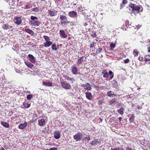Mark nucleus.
Wrapping results in <instances>:
<instances>
[{
    "label": "nucleus",
    "mask_w": 150,
    "mask_h": 150,
    "mask_svg": "<svg viewBox=\"0 0 150 150\" xmlns=\"http://www.w3.org/2000/svg\"><path fill=\"white\" fill-rule=\"evenodd\" d=\"M147 56H146V57H144V60L146 62L149 61H150V59L149 58H148L147 57Z\"/></svg>",
    "instance_id": "obj_43"
},
{
    "label": "nucleus",
    "mask_w": 150,
    "mask_h": 150,
    "mask_svg": "<svg viewBox=\"0 0 150 150\" xmlns=\"http://www.w3.org/2000/svg\"><path fill=\"white\" fill-rule=\"evenodd\" d=\"M117 103V100L115 98H114L112 99L109 102V105H112L113 104H115Z\"/></svg>",
    "instance_id": "obj_24"
},
{
    "label": "nucleus",
    "mask_w": 150,
    "mask_h": 150,
    "mask_svg": "<svg viewBox=\"0 0 150 150\" xmlns=\"http://www.w3.org/2000/svg\"><path fill=\"white\" fill-rule=\"evenodd\" d=\"M84 88L86 89L87 90H89L91 88V87L90 83H87L86 84V85L85 87H84Z\"/></svg>",
    "instance_id": "obj_26"
},
{
    "label": "nucleus",
    "mask_w": 150,
    "mask_h": 150,
    "mask_svg": "<svg viewBox=\"0 0 150 150\" xmlns=\"http://www.w3.org/2000/svg\"><path fill=\"white\" fill-rule=\"evenodd\" d=\"M9 25L8 24H5L3 25L2 28L4 30H7L9 28Z\"/></svg>",
    "instance_id": "obj_30"
},
{
    "label": "nucleus",
    "mask_w": 150,
    "mask_h": 150,
    "mask_svg": "<svg viewBox=\"0 0 150 150\" xmlns=\"http://www.w3.org/2000/svg\"><path fill=\"white\" fill-rule=\"evenodd\" d=\"M56 46V44H53L52 46V49L53 50L56 51L57 50V48Z\"/></svg>",
    "instance_id": "obj_32"
},
{
    "label": "nucleus",
    "mask_w": 150,
    "mask_h": 150,
    "mask_svg": "<svg viewBox=\"0 0 150 150\" xmlns=\"http://www.w3.org/2000/svg\"><path fill=\"white\" fill-rule=\"evenodd\" d=\"M139 60L141 61H142L143 60V57H139Z\"/></svg>",
    "instance_id": "obj_52"
},
{
    "label": "nucleus",
    "mask_w": 150,
    "mask_h": 150,
    "mask_svg": "<svg viewBox=\"0 0 150 150\" xmlns=\"http://www.w3.org/2000/svg\"><path fill=\"white\" fill-rule=\"evenodd\" d=\"M109 73L110 75H113V73H112V71H109Z\"/></svg>",
    "instance_id": "obj_53"
},
{
    "label": "nucleus",
    "mask_w": 150,
    "mask_h": 150,
    "mask_svg": "<svg viewBox=\"0 0 150 150\" xmlns=\"http://www.w3.org/2000/svg\"><path fill=\"white\" fill-rule=\"evenodd\" d=\"M48 13L51 16H54L57 15V11L55 10H48Z\"/></svg>",
    "instance_id": "obj_9"
},
{
    "label": "nucleus",
    "mask_w": 150,
    "mask_h": 150,
    "mask_svg": "<svg viewBox=\"0 0 150 150\" xmlns=\"http://www.w3.org/2000/svg\"><path fill=\"white\" fill-rule=\"evenodd\" d=\"M25 63L28 67L31 69L33 68L34 66V65L33 64L29 62H25Z\"/></svg>",
    "instance_id": "obj_15"
},
{
    "label": "nucleus",
    "mask_w": 150,
    "mask_h": 150,
    "mask_svg": "<svg viewBox=\"0 0 150 150\" xmlns=\"http://www.w3.org/2000/svg\"><path fill=\"white\" fill-rule=\"evenodd\" d=\"M23 105L25 108H28L30 106V104L28 103L24 102L23 103Z\"/></svg>",
    "instance_id": "obj_29"
},
{
    "label": "nucleus",
    "mask_w": 150,
    "mask_h": 150,
    "mask_svg": "<svg viewBox=\"0 0 150 150\" xmlns=\"http://www.w3.org/2000/svg\"><path fill=\"white\" fill-rule=\"evenodd\" d=\"M118 119L120 122L122 119V118L121 117H120Z\"/></svg>",
    "instance_id": "obj_60"
},
{
    "label": "nucleus",
    "mask_w": 150,
    "mask_h": 150,
    "mask_svg": "<svg viewBox=\"0 0 150 150\" xmlns=\"http://www.w3.org/2000/svg\"><path fill=\"white\" fill-rule=\"evenodd\" d=\"M137 108H138V110H140L142 108V105L140 106V105H138L137 107Z\"/></svg>",
    "instance_id": "obj_50"
},
{
    "label": "nucleus",
    "mask_w": 150,
    "mask_h": 150,
    "mask_svg": "<svg viewBox=\"0 0 150 150\" xmlns=\"http://www.w3.org/2000/svg\"><path fill=\"white\" fill-rule=\"evenodd\" d=\"M63 78H65V79L67 80H69L72 81L73 83V81H75V80L69 77V76L67 75H65L63 76Z\"/></svg>",
    "instance_id": "obj_17"
},
{
    "label": "nucleus",
    "mask_w": 150,
    "mask_h": 150,
    "mask_svg": "<svg viewBox=\"0 0 150 150\" xmlns=\"http://www.w3.org/2000/svg\"><path fill=\"white\" fill-rule=\"evenodd\" d=\"M148 142H148V141H146V144H148Z\"/></svg>",
    "instance_id": "obj_64"
},
{
    "label": "nucleus",
    "mask_w": 150,
    "mask_h": 150,
    "mask_svg": "<svg viewBox=\"0 0 150 150\" xmlns=\"http://www.w3.org/2000/svg\"><path fill=\"white\" fill-rule=\"evenodd\" d=\"M125 109L123 108H120L119 109L117 110V112L120 114L122 115L124 113Z\"/></svg>",
    "instance_id": "obj_20"
},
{
    "label": "nucleus",
    "mask_w": 150,
    "mask_h": 150,
    "mask_svg": "<svg viewBox=\"0 0 150 150\" xmlns=\"http://www.w3.org/2000/svg\"><path fill=\"white\" fill-rule=\"evenodd\" d=\"M59 18L62 20L66 21H67V17L65 16L61 15L60 16Z\"/></svg>",
    "instance_id": "obj_27"
},
{
    "label": "nucleus",
    "mask_w": 150,
    "mask_h": 150,
    "mask_svg": "<svg viewBox=\"0 0 150 150\" xmlns=\"http://www.w3.org/2000/svg\"><path fill=\"white\" fill-rule=\"evenodd\" d=\"M148 51L149 52H150V44L147 45Z\"/></svg>",
    "instance_id": "obj_45"
},
{
    "label": "nucleus",
    "mask_w": 150,
    "mask_h": 150,
    "mask_svg": "<svg viewBox=\"0 0 150 150\" xmlns=\"http://www.w3.org/2000/svg\"><path fill=\"white\" fill-rule=\"evenodd\" d=\"M43 85L45 86H52V83L51 82H43Z\"/></svg>",
    "instance_id": "obj_21"
},
{
    "label": "nucleus",
    "mask_w": 150,
    "mask_h": 150,
    "mask_svg": "<svg viewBox=\"0 0 150 150\" xmlns=\"http://www.w3.org/2000/svg\"><path fill=\"white\" fill-rule=\"evenodd\" d=\"M104 102V100L103 99H101L100 100H99L98 104L100 105L102 103H103Z\"/></svg>",
    "instance_id": "obj_40"
},
{
    "label": "nucleus",
    "mask_w": 150,
    "mask_h": 150,
    "mask_svg": "<svg viewBox=\"0 0 150 150\" xmlns=\"http://www.w3.org/2000/svg\"><path fill=\"white\" fill-rule=\"evenodd\" d=\"M102 73L103 74V77L104 78H107L108 77V75L106 70H104L103 71Z\"/></svg>",
    "instance_id": "obj_19"
},
{
    "label": "nucleus",
    "mask_w": 150,
    "mask_h": 150,
    "mask_svg": "<svg viewBox=\"0 0 150 150\" xmlns=\"http://www.w3.org/2000/svg\"><path fill=\"white\" fill-rule=\"evenodd\" d=\"M108 96L110 97H115L116 96V95L114 94L113 92L111 91H109L107 93Z\"/></svg>",
    "instance_id": "obj_10"
},
{
    "label": "nucleus",
    "mask_w": 150,
    "mask_h": 150,
    "mask_svg": "<svg viewBox=\"0 0 150 150\" xmlns=\"http://www.w3.org/2000/svg\"><path fill=\"white\" fill-rule=\"evenodd\" d=\"M122 104H121V103H119L117 104V106L118 107H120V106L122 107Z\"/></svg>",
    "instance_id": "obj_48"
},
{
    "label": "nucleus",
    "mask_w": 150,
    "mask_h": 150,
    "mask_svg": "<svg viewBox=\"0 0 150 150\" xmlns=\"http://www.w3.org/2000/svg\"><path fill=\"white\" fill-rule=\"evenodd\" d=\"M59 33L64 38H66L67 35H66L63 30H60Z\"/></svg>",
    "instance_id": "obj_23"
},
{
    "label": "nucleus",
    "mask_w": 150,
    "mask_h": 150,
    "mask_svg": "<svg viewBox=\"0 0 150 150\" xmlns=\"http://www.w3.org/2000/svg\"><path fill=\"white\" fill-rule=\"evenodd\" d=\"M127 3V0H123L122 1V4H126Z\"/></svg>",
    "instance_id": "obj_47"
},
{
    "label": "nucleus",
    "mask_w": 150,
    "mask_h": 150,
    "mask_svg": "<svg viewBox=\"0 0 150 150\" xmlns=\"http://www.w3.org/2000/svg\"><path fill=\"white\" fill-rule=\"evenodd\" d=\"M29 23L31 25L34 26H38L41 24V22L37 21H30Z\"/></svg>",
    "instance_id": "obj_5"
},
{
    "label": "nucleus",
    "mask_w": 150,
    "mask_h": 150,
    "mask_svg": "<svg viewBox=\"0 0 150 150\" xmlns=\"http://www.w3.org/2000/svg\"><path fill=\"white\" fill-rule=\"evenodd\" d=\"M45 124V121L44 119H42L38 120V125L39 126H42Z\"/></svg>",
    "instance_id": "obj_11"
},
{
    "label": "nucleus",
    "mask_w": 150,
    "mask_h": 150,
    "mask_svg": "<svg viewBox=\"0 0 150 150\" xmlns=\"http://www.w3.org/2000/svg\"><path fill=\"white\" fill-rule=\"evenodd\" d=\"M82 134L79 132H78L75 135L74 137V139L76 140V141L80 140L82 139Z\"/></svg>",
    "instance_id": "obj_3"
},
{
    "label": "nucleus",
    "mask_w": 150,
    "mask_h": 150,
    "mask_svg": "<svg viewBox=\"0 0 150 150\" xmlns=\"http://www.w3.org/2000/svg\"><path fill=\"white\" fill-rule=\"evenodd\" d=\"M14 18V22L16 24L18 25L21 24L22 22V19L20 17L17 16Z\"/></svg>",
    "instance_id": "obj_4"
},
{
    "label": "nucleus",
    "mask_w": 150,
    "mask_h": 150,
    "mask_svg": "<svg viewBox=\"0 0 150 150\" xmlns=\"http://www.w3.org/2000/svg\"><path fill=\"white\" fill-rule=\"evenodd\" d=\"M91 46V49L92 48V49H93V47H94V42H93L90 45ZM92 52H93V50H92Z\"/></svg>",
    "instance_id": "obj_42"
},
{
    "label": "nucleus",
    "mask_w": 150,
    "mask_h": 150,
    "mask_svg": "<svg viewBox=\"0 0 150 150\" xmlns=\"http://www.w3.org/2000/svg\"><path fill=\"white\" fill-rule=\"evenodd\" d=\"M27 122H25L23 124H21L18 127L21 129H23L27 126Z\"/></svg>",
    "instance_id": "obj_12"
},
{
    "label": "nucleus",
    "mask_w": 150,
    "mask_h": 150,
    "mask_svg": "<svg viewBox=\"0 0 150 150\" xmlns=\"http://www.w3.org/2000/svg\"><path fill=\"white\" fill-rule=\"evenodd\" d=\"M0 150H5L3 147L1 148Z\"/></svg>",
    "instance_id": "obj_62"
},
{
    "label": "nucleus",
    "mask_w": 150,
    "mask_h": 150,
    "mask_svg": "<svg viewBox=\"0 0 150 150\" xmlns=\"http://www.w3.org/2000/svg\"><path fill=\"white\" fill-rule=\"evenodd\" d=\"M1 124L5 127L8 128L9 127L10 125L9 124L6 122H1Z\"/></svg>",
    "instance_id": "obj_18"
},
{
    "label": "nucleus",
    "mask_w": 150,
    "mask_h": 150,
    "mask_svg": "<svg viewBox=\"0 0 150 150\" xmlns=\"http://www.w3.org/2000/svg\"><path fill=\"white\" fill-rule=\"evenodd\" d=\"M86 139L87 140H90V139H89V138H88V137H86Z\"/></svg>",
    "instance_id": "obj_63"
},
{
    "label": "nucleus",
    "mask_w": 150,
    "mask_h": 150,
    "mask_svg": "<svg viewBox=\"0 0 150 150\" xmlns=\"http://www.w3.org/2000/svg\"><path fill=\"white\" fill-rule=\"evenodd\" d=\"M66 21H64V22H61V24H63L64 25H66V24H67V23H68V22H67Z\"/></svg>",
    "instance_id": "obj_46"
},
{
    "label": "nucleus",
    "mask_w": 150,
    "mask_h": 150,
    "mask_svg": "<svg viewBox=\"0 0 150 150\" xmlns=\"http://www.w3.org/2000/svg\"><path fill=\"white\" fill-rule=\"evenodd\" d=\"M111 150H123V149L122 148H121V149H120L119 148H111Z\"/></svg>",
    "instance_id": "obj_39"
},
{
    "label": "nucleus",
    "mask_w": 150,
    "mask_h": 150,
    "mask_svg": "<svg viewBox=\"0 0 150 150\" xmlns=\"http://www.w3.org/2000/svg\"><path fill=\"white\" fill-rule=\"evenodd\" d=\"M86 85V84H81V86H82V87H84V88L85 87Z\"/></svg>",
    "instance_id": "obj_59"
},
{
    "label": "nucleus",
    "mask_w": 150,
    "mask_h": 150,
    "mask_svg": "<svg viewBox=\"0 0 150 150\" xmlns=\"http://www.w3.org/2000/svg\"><path fill=\"white\" fill-rule=\"evenodd\" d=\"M129 62V59H127L124 60V62L126 64L128 63Z\"/></svg>",
    "instance_id": "obj_44"
},
{
    "label": "nucleus",
    "mask_w": 150,
    "mask_h": 150,
    "mask_svg": "<svg viewBox=\"0 0 150 150\" xmlns=\"http://www.w3.org/2000/svg\"><path fill=\"white\" fill-rule=\"evenodd\" d=\"M38 119V116L36 114L34 115L33 116V118L32 119L33 121H35L36 120Z\"/></svg>",
    "instance_id": "obj_35"
},
{
    "label": "nucleus",
    "mask_w": 150,
    "mask_h": 150,
    "mask_svg": "<svg viewBox=\"0 0 150 150\" xmlns=\"http://www.w3.org/2000/svg\"><path fill=\"white\" fill-rule=\"evenodd\" d=\"M115 85L114 86H115V87L116 86H117V82H116V81H115Z\"/></svg>",
    "instance_id": "obj_61"
},
{
    "label": "nucleus",
    "mask_w": 150,
    "mask_h": 150,
    "mask_svg": "<svg viewBox=\"0 0 150 150\" xmlns=\"http://www.w3.org/2000/svg\"><path fill=\"white\" fill-rule=\"evenodd\" d=\"M129 6L132 9L133 11H139L140 10L141 8L140 6H137L134 4L130 3L129 5Z\"/></svg>",
    "instance_id": "obj_1"
},
{
    "label": "nucleus",
    "mask_w": 150,
    "mask_h": 150,
    "mask_svg": "<svg viewBox=\"0 0 150 150\" xmlns=\"http://www.w3.org/2000/svg\"><path fill=\"white\" fill-rule=\"evenodd\" d=\"M134 114H132L131 117L129 118V120L130 122H133L134 119Z\"/></svg>",
    "instance_id": "obj_28"
},
{
    "label": "nucleus",
    "mask_w": 150,
    "mask_h": 150,
    "mask_svg": "<svg viewBox=\"0 0 150 150\" xmlns=\"http://www.w3.org/2000/svg\"><path fill=\"white\" fill-rule=\"evenodd\" d=\"M30 18L33 21H34L35 20H37L38 19V18L37 17L33 16H31Z\"/></svg>",
    "instance_id": "obj_36"
},
{
    "label": "nucleus",
    "mask_w": 150,
    "mask_h": 150,
    "mask_svg": "<svg viewBox=\"0 0 150 150\" xmlns=\"http://www.w3.org/2000/svg\"><path fill=\"white\" fill-rule=\"evenodd\" d=\"M101 50H102V49H101L100 48H99L98 49V50H97L96 51V53L98 54V53H100L101 52Z\"/></svg>",
    "instance_id": "obj_41"
},
{
    "label": "nucleus",
    "mask_w": 150,
    "mask_h": 150,
    "mask_svg": "<svg viewBox=\"0 0 150 150\" xmlns=\"http://www.w3.org/2000/svg\"><path fill=\"white\" fill-rule=\"evenodd\" d=\"M60 84L63 88L66 89L70 90L71 88V85L69 83L64 82H62L60 83Z\"/></svg>",
    "instance_id": "obj_2"
},
{
    "label": "nucleus",
    "mask_w": 150,
    "mask_h": 150,
    "mask_svg": "<svg viewBox=\"0 0 150 150\" xmlns=\"http://www.w3.org/2000/svg\"><path fill=\"white\" fill-rule=\"evenodd\" d=\"M43 37L45 40L46 41H49L50 40V38L48 36L46 35H44L43 36Z\"/></svg>",
    "instance_id": "obj_33"
},
{
    "label": "nucleus",
    "mask_w": 150,
    "mask_h": 150,
    "mask_svg": "<svg viewBox=\"0 0 150 150\" xmlns=\"http://www.w3.org/2000/svg\"><path fill=\"white\" fill-rule=\"evenodd\" d=\"M32 10L35 12H38L39 11V9L38 7H36L32 8Z\"/></svg>",
    "instance_id": "obj_34"
},
{
    "label": "nucleus",
    "mask_w": 150,
    "mask_h": 150,
    "mask_svg": "<svg viewBox=\"0 0 150 150\" xmlns=\"http://www.w3.org/2000/svg\"><path fill=\"white\" fill-rule=\"evenodd\" d=\"M86 60V58L83 57H81L78 60L77 62L79 64H81L82 62Z\"/></svg>",
    "instance_id": "obj_16"
},
{
    "label": "nucleus",
    "mask_w": 150,
    "mask_h": 150,
    "mask_svg": "<svg viewBox=\"0 0 150 150\" xmlns=\"http://www.w3.org/2000/svg\"><path fill=\"white\" fill-rule=\"evenodd\" d=\"M72 72L74 75H77L78 74V69L76 67H74L72 69Z\"/></svg>",
    "instance_id": "obj_13"
},
{
    "label": "nucleus",
    "mask_w": 150,
    "mask_h": 150,
    "mask_svg": "<svg viewBox=\"0 0 150 150\" xmlns=\"http://www.w3.org/2000/svg\"><path fill=\"white\" fill-rule=\"evenodd\" d=\"M32 98L33 96L31 94H29L28 95L27 97V99L28 100L31 99Z\"/></svg>",
    "instance_id": "obj_38"
},
{
    "label": "nucleus",
    "mask_w": 150,
    "mask_h": 150,
    "mask_svg": "<svg viewBox=\"0 0 150 150\" xmlns=\"http://www.w3.org/2000/svg\"><path fill=\"white\" fill-rule=\"evenodd\" d=\"M141 26L140 25H137V29H139L140 28Z\"/></svg>",
    "instance_id": "obj_54"
},
{
    "label": "nucleus",
    "mask_w": 150,
    "mask_h": 150,
    "mask_svg": "<svg viewBox=\"0 0 150 150\" xmlns=\"http://www.w3.org/2000/svg\"><path fill=\"white\" fill-rule=\"evenodd\" d=\"M53 42L51 41H47L44 43V46L45 47H48L50 46L53 43Z\"/></svg>",
    "instance_id": "obj_14"
},
{
    "label": "nucleus",
    "mask_w": 150,
    "mask_h": 150,
    "mask_svg": "<svg viewBox=\"0 0 150 150\" xmlns=\"http://www.w3.org/2000/svg\"><path fill=\"white\" fill-rule=\"evenodd\" d=\"M25 31L30 34L31 35H33L34 34V32L32 31L31 30L29 29H25Z\"/></svg>",
    "instance_id": "obj_22"
},
{
    "label": "nucleus",
    "mask_w": 150,
    "mask_h": 150,
    "mask_svg": "<svg viewBox=\"0 0 150 150\" xmlns=\"http://www.w3.org/2000/svg\"><path fill=\"white\" fill-rule=\"evenodd\" d=\"M126 150H132V149L131 148H130L129 147H127V148L126 149Z\"/></svg>",
    "instance_id": "obj_55"
},
{
    "label": "nucleus",
    "mask_w": 150,
    "mask_h": 150,
    "mask_svg": "<svg viewBox=\"0 0 150 150\" xmlns=\"http://www.w3.org/2000/svg\"><path fill=\"white\" fill-rule=\"evenodd\" d=\"M54 137L55 139H58L60 137V132L59 131H55L54 132Z\"/></svg>",
    "instance_id": "obj_7"
},
{
    "label": "nucleus",
    "mask_w": 150,
    "mask_h": 150,
    "mask_svg": "<svg viewBox=\"0 0 150 150\" xmlns=\"http://www.w3.org/2000/svg\"><path fill=\"white\" fill-rule=\"evenodd\" d=\"M111 49L112 50L114 48L115 46V45L114 43H111L110 45Z\"/></svg>",
    "instance_id": "obj_37"
},
{
    "label": "nucleus",
    "mask_w": 150,
    "mask_h": 150,
    "mask_svg": "<svg viewBox=\"0 0 150 150\" xmlns=\"http://www.w3.org/2000/svg\"><path fill=\"white\" fill-rule=\"evenodd\" d=\"M86 98L88 99L91 100V93L89 92H86Z\"/></svg>",
    "instance_id": "obj_25"
},
{
    "label": "nucleus",
    "mask_w": 150,
    "mask_h": 150,
    "mask_svg": "<svg viewBox=\"0 0 150 150\" xmlns=\"http://www.w3.org/2000/svg\"><path fill=\"white\" fill-rule=\"evenodd\" d=\"M98 120H99V123H100L101 122H102V119L101 118H98Z\"/></svg>",
    "instance_id": "obj_51"
},
{
    "label": "nucleus",
    "mask_w": 150,
    "mask_h": 150,
    "mask_svg": "<svg viewBox=\"0 0 150 150\" xmlns=\"http://www.w3.org/2000/svg\"><path fill=\"white\" fill-rule=\"evenodd\" d=\"M124 6V4H122V3L120 5V7L121 8H122Z\"/></svg>",
    "instance_id": "obj_57"
},
{
    "label": "nucleus",
    "mask_w": 150,
    "mask_h": 150,
    "mask_svg": "<svg viewBox=\"0 0 150 150\" xmlns=\"http://www.w3.org/2000/svg\"><path fill=\"white\" fill-rule=\"evenodd\" d=\"M139 53L138 51H137V50L134 49L133 50V54L135 56H137L138 55Z\"/></svg>",
    "instance_id": "obj_31"
},
{
    "label": "nucleus",
    "mask_w": 150,
    "mask_h": 150,
    "mask_svg": "<svg viewBox=\"0 0 150 150\" xmlns=\"http://www.w3.org/2000/svg\"><path fill=\"white\" fill-rule=\"evenodd\" d=\"M28 57L29 58V61L33 63L35 62V59L34 57L32 54H29L28 55Z\"/></svg>",
    "instance_id": "obj_8"
},
{
    "label": "nucleus",
    "mask_w": 150,
    "mask_h": 150,
    "mask_svg": "<svg viewBox=\"0 0 150 150\" xmlns=\"http://www.w3.org/2000/svg\"><path fill=\"white\" fill-rule=\"evenodd\" d=\"M68 15L71 17L74 18L76 16L77 13L74 11H69L68 13Z\"/></svg>",
    "instance_id": "obj_6"
},
{
    "label": "nucleus",
    "mask_w": 150,
    "mask_h": 150,
    "mask_svg": "<svg viewBox=\"0 0 150 150\" xmlns=\"http://www.w3.org/2000/svg\"><path fill=\"white\" fill-rule=\"evenodd\" d=\"M58 149L57 147H53L51 148L50 149V150H57Z\"/></svg>",
    "instance_id": "obj_49"
},
{
    "label": "nucleus",
    "mask_w": 150,
    "mask_h": 150,
    "mask_svg": "<svg viewBox=\"0 0 150 150\" xmlns=\"http://www.w3.org/2000/svg\"><path fill=\"white\" fill-rule=\"evenodd\" d=\"M113 76H114L113 75H111V76H110V80H111V79H112V78H113Z\"/></svg>",
    "instance_id": "obj_58"
},
{
    "label": "nucleus",
    "mask_w": 150,
    "mask_h": 150,
    "mask_svg": "<svg viewBox=\"0 0 150 150\" xmlns=\"http://www.w3.org/2000/svg\"><path fill=\"white\" fill-rule=\"evenodd\" d=\"M25 7L27 9H29L30 8L29 7V5H26L25 6Z\"/></svg>",
    "instance_id": "obj_56"
}]
</instances>
